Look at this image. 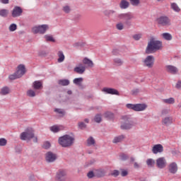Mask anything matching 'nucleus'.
Masks as SVG:
<instances>
[{
    "mask_svg": "<svg viewBox=\"0 0 181 181\" xmlns=\"http://www.w3.org/2000/svg\"><path fill=\"white\" fill-rule=\"evenodd\" d=\"M74 141H76V139L70 136V134H64V136L59 137L58 144L62 148H70V146H73L74 144Z\"/></svg>",
    "mask_w": 181,
    "mask_h": 181,
    "instance_id": "f257e3e1",
    "label": "nucleus"
},
{
    "mask_svg": "<svg viewBox=\"0 0 181 181\" xmlns=\"http://www.w3.org/2000/svg\"><path fill=\"white\" fill-rule=\"evenodd\" d=\"M134 120H132V118L128 115H124L122 117V121H121V129L123 130H129L132 129L134 128Z\"/></svg>",
    "mask_w": 181,
    "mask_h": 181,
    "instance_id": "f03ea898",
    "label": "nucleus"
},
{
    "mask_svg": "<svg viewBox=\"0 0 181 181\" xmlns=\"http://www.w3.org/2000/svg\"><path fill=\"white\" fill-rule=\"evenodd\" d=\"M26 74V68L25 67V65L20 64L18 66V69L16 72H14L13 74L9 75L8 78L11 81H13V80H18V78H21L23 76H24Z\"/></svg>",
    "mask_w": 181,
    "mask_h": 181,
    "instance_id": "7ed1b4c3",
    "label": "nucleus"
},
{
    "mask_svg": "<svg viewBox=\"0 0 181 181\" xmlns=\"http://www.w3.org/2000/svg\"><path fill=\"white\" fill-rule=\"evenodd\" d=\"M156 50H159V40H155L154 38H151L146 48V54H152Z\"/></svg>",
    "mask_w": 181,
    "mask_h": 181,
    "instance_id": "20e7f679",
    "label": "nucleus"
},
{
    "mask_svg": "<svg viewBox=\"0 0 181 181\" xmlns=\"http://www.w3.org/2000/svg\"><path fill=\"white\" fill-rule=\"evenodd\" d=\"M117 18L122 21H124V25L129 28L132 25V22L131 21L134 19V15L131 12L120 13L118 15Z\"/></svg>",
    "mask_w": 181,
    "mask_h": 181,
    "instance_id": "39448f33",
    "label": "nucleus"
},
{
    "mask_svg": "<svg viewBox=\"0 0 181 181\" xmlns=\"http://www.w3.org/2000/svg\"><path fill=\"white\" fill-rule=\"evenodd\" d=\"M35 138V132L33 128H27L25 132L20 135L21 141H30Z\"/></svg>",
    "mask_w": 181,
    "mask_h": 181,
    "instance_id": "423d86ee",
    "label": "nucleus"
},
{
    "mask_svg": "<svg viewBox=\"0 0 181 181\" xmlns=\"http://www.w3.org/2000/svg\"><path fill=\"white\" fill-rule=\"evenodd\" d=\"M127 108L129 110H133V111H145L146 108L148 107V105L145 103H137V104H132L128 103L126 105Z\"/></svg>",
    "mask_w": 181,
    "mask_h": 181,
    "instance_id": "0eeeda50",
    "label": "nucleus"
},
{
    "mask_svg": "<svg viewBox=\"0 0 181 181\" xmlns=\"http://www.w3.org/2000/svg\"><path fill=\"white\" fill-rule=\"evenodd\" d=\"M49 29V25L44 24L38 26L33 27L32 31L35 35L40 33V35H45L46 31Z\"/></svg>",
    "mask_w": 181,
    "mask_h": 181,
    "instance_id": "6e6552de",
    "label": "nucleus"
},
{
    "mask_svg": "<svg viewBox=\"0 0 181 181\" xmlns=\"http://www.w3.org/2000/svg\"><path fill=\"white\" fill-rule=\"evenodd\" d=\"M154 62H155V58H153V56L148 55L143 61L144 66V67H148V69H152V67H153Z\"/></svg>",
    "mask_w": 181,
    "mask_h": 181,
    "instance_id": "1a4fd4ad",
    "label": "nucleus"
},
{
    "mask_svg": "<svg viewBox=\"0 0 181 181\" xmlns=\"http://www.w3.org/2000/svg\"><path fill=\"white\" fill-rule=\"evenodd\" d=\"M57 159V155L52 151H48L45 155V160L47 163H53Z\"/></svg>",
    "mask_w": 181,
    "mask_h": 181,
    "instance_id": "9d476101",
    "label": "nucleus"
},
{
    "mask_svg": "<svg viewBox=\"0 0 181 181\" xmlns=\"http://www.w3.org/2000/svg\"><path fill=\"white\" fill-rule=\"evenodd\" d=\"M22 13H23V10L19 6H16L12 10L11 16L13 18H19V16H22Z\"/></svg>",
    "mask_w": 181,
    "mask_h": 181,
    "instance_id": "9b49d317",
    "label": "nucleus"
},
{
    "mask_svg": "<svg viewBox=\"0 0 181 181\" xmlns=\"http://www.w3.org/2000/svg\"><path fill=\"white\" fill-rule=\"evenodd\" d=\"M67 173L64 170H59L56 174V180L57 181H64L66 180V176Z\"/></svg>",
    "mask_w": 181,
    "mask_h": 181,
    "instance_id": "f8f14e48",
    "label": "nucleus"
},
{
    "mask_svg": "<svg viewBox=\"0 0 181 181\" xmlns=\"http://www.w3.org/2000/svg\"><path fill=\"white\" fill-rule=\"evenodd\" d=\"M159 25L162 26H170V19L168 16H160L159 18Z\"/></svg>",
    "mask_w": 181,
    "mask_h": 181,
    "instance_id": "ddd939ff",
    "label": "nucleus"
},
{
    "mask_svg": "<svg viewBox=\"0 0 181 181\" xmlns=\"http://www.w3.org/2000/svg\"><path fill=\"white\" fill-rule=\"evenodd\" d=\"M103 91L106 94H111L112 95H119V92L112 88H103Z\"/></svg>",
    "mask_w": 181,
    "mask_h": 181,
    "instance_id": "4468645a",
    "label": "nucleus"
},
{
    "mask_svg": "<svg viewBox=\"0 0 181 181\" xmlns=\"http://www.w3.org/2000/svg\"><path fill=\"white\" fill-rule=\"evenodd\" d=\"M172 122H173V118L172 117H166L161 121L162 124L165 127H169V125L172 124Z\"/></svg>",
    "mask_w": 181,
    "mask_h": 181,
    "instance_id": "2eb2a0df",
    "label": "nucleus"
},
{
    "mask_svg": "<svg viewBox=\"0 0 181 181\" xmlns=\"http://www.w3.org/2000/svg\"><path fill=\"white\" fill-rule=\"evenodd\" d=\"M104 117L107 121H114L115 119V115L110 111L105 112Z\"/></svg>",
    "mask_w": 181,
    "mask_h": 181,
    "instance_id": "dca6fc26",
    "label": "nucleus"
},
{
    "mask_svg": "<svg viewBox=\"0 0 181 181\" xmlns=\"http://www.w3.org/2000/svg\"><path fill=\"white\" fill-rule=\"evenodd\" d=\"M166 67L168 72L170 73V74H177L179 72V69L176 66L168 65Z\"/></svg>",
    "mask_w": 181,
    "mask_h": 181,
    "instance_id": "f3484780",
    "label": "nucleus"
},
{
    "mask_svg": "<svg viewBox=\"0 0 181 181\" xmlns=\"http://www.w3.org/2000/svg\"><path fill=\"white\" fill-rule=\"evenodd\" d=\"M166 166H168L166 158H165V157L159 158V169H165Z\"/></svg>",
    "mask_w": 181,
    "mask_h": 181,
    "instance_id": "a211bd4d",
    "label": "nucleus"
},
{
    "mask_svg": "<svg viewBox=\"0 0 181 181\" xmlns=\"http://www.w3.org/2000/svg\"><path fill=\"white\" fill-rule=\"evenodd\" d=\"M169 172L173 175L177 172V164H176V163H171L169 165Z\"/></svg>",
    "mask_w": 181,
    "mask_h": 181,
    "instance_id": "6ab92c4d",
    "label": "nucleus"
},
{
    "mask_svg": "<svg viewBox=\"0 0 181 181\" xmlns=\"http://www.w3.org/2000/svg\"><path fill=\"white\" fill-rule=\"evenodd\" d=\"M95 175L96 177H104L105 176V170L101 168L95 170Z\"/></svg>",
    "mask_w": 181,
    "mask_h": 181,
    "instance_id": "aec40b11",
    "label": "nucleus"
},
{
    "mask_svg": "<svg viewBox=\"0 0 181 181\" xmlns=\"http://www.w3.org/2000/svg\"><path fill=\"white\" fill-rule=\"evenodd\" d=\"M119 8L120 9H128V8H129V2L127 0H121Z\"/></svg>",
    "mask_w": 181,
    "mask_h": 181,
    "instance_id": "412c9836",
    "label": "nucleus"
},
{
    "mask_svg": "<svg viewBox=\"0 0 181 181\" xmlns=\"http://www.w3.org/2000/svg\"><path fill=\"white\" fill-rule=\"evenodd\" d=\"M33 87L34 90H40L43 87V84L40 81H35L33 83Z\"/></svg>",
    "mask_w": 181,
    "mask_h": 181,
    "instance_id": "4be33fe9",
    "label": "nucleus"
},
{
    "mask_svg": "<svg viewBox=\"0 0 181 181\" xmlns=\"http://www.w3.org/2000/svg\"><path fill=\"white\" fill-rule=\"evenodd\" d=\"M74 71H75V73H77V74H83L84 71H86V66H76L74 69Z\"/></svg>",
    "mask_w": 181,
    "mask_h": 181,
    "instance_id": "5701e85b",
    "label": "nucleus"
},
{
    "mask_svg": "<svg viewBox=\"0 0 181 181\" xmlns=\"http://www.w3.org/2000/svg\"><path fill=\"white\" fill-rule=\"evenodd\" d=\"M125 139V136L124 134L115 136L112 141L113 144H118L122 142Z\"/></svg>",
    "mask_w": 181,
    "mask_h": 181,
    "instance_id": "b1692460",
    "label": "nucleus"
},
{
    "mask_svg": "<svg viewBox=\"0 0 181 181\" xmlns=\"http://www.w3.org/2000/svg\"><path fill=\"white\" fill-rule=\"evenodd\" d=\"M83 63L84 64H87L88 67H93L94 66V63H93V61H91L88 58H84L83 60Z\"/></svg>",
    "mask_w": 181,
    "mask_h": 181,
    "instance_id": "393cba45",
    "label": "nucleus"
},
{
    "mask_svg": "<svg viewBox=\"0 0 181 181\" xmlns=\"http://www.w3.org/2000/svg\"><path fill=\"white\" fill-rule=\"evenodd\" d=\"M58 84L59 86H69L70 84V81L69 79H60L58 81Z\"/></svg>",
    "mask_w": 181,
    "mask_h": 181,
    "instance_id": "a878e982",
    "label": "nucleus"
},
{
    "mask_svg": "<svg viewBox=\"0 0 181 181\" xmlns=\"http://www.w3.org/2000/svg\"><path fill=\"white\" fill-rule=\"evenodd\" d=\"M161 36L163 37V39H164L165 40H172L173 37L172 35H170V33H164L163 34H161Z\"/></svg>",
    "mask_w": 181,
    "mask_h": 181,
    "instance_id": "bb28decb",
    "label": "nucleus"
},
{
    "mask_svg": "<svg viewBox=\"0 0 181 181\" xmlns=\"http://www.w3.org/2000/svg\"><path fill=\"white\" fill-rule=\"evenodd\" d=\"M1 95H6L9 94V88L8 86H4L1 88L0 91Z\"/></svg>",
    "mask_w": 181,
    "mask_h": 181,
    "instance_id": "cd10ccee",
    "label": "nucleus"
},
{
    "mask_svg": "<svg viewBox=\"0 0 181 181\" xmlns=\"http://www.w3.org/2000/svg\"><path fill=\"white\" fill-rule=\"evenodd\" d=\"M58 63H62L64 62V54L63 53V51H59L58 52Z\"/></svg>",
    "mask_w": 181,
    "mask_h": 181,
    "instance_id": "c85d7f7f",
    "label": "nucleus"
},
{
    "mask_svg": "<svg viewBox=\"0 0 181 181\" xmlns=\"http://www.w3.org/2000/svg\"><path fill=\"white\" fill-rule=\"evenodd\" d=\"M155 160L152 158H148L146 160V165L148 166V168H153L155 166Z\"/></svg>",
    "mask_w": 181,
    "mask_h": 181,
    "instance_id": "c756f323",
    "label": "nucleus"
},
{
    "mask_svg": "<svg viewBox=\"0 0 181 181\" xmlns=\"http://www.w3.org/2000/svg\"><path fill=\"white\" fill-rule=\"evenodd\" d=\"M92 145H95V140L93 136H90L87 139V146H91Z\"/></svg>",
    "mask_w": 181,
    "mask_h": 181,
    "instance_id": "7c9ffc66",
    "label": "nucleus"
},
{
    "mask_svg": "<svg viewBox=\"0 0 181 181\" xmlns=\"http://www.w3.org/2000/svg\"><path fill=\"white\" fill-rule=\"evenodd\" d=\"M8 13H9V10L8 9L3 8L0 10V16H2V18H6Z\"/></svg>",
    "mask_w": 181,
    "mask_h": 181,
    "instance_id": "2f4dec72",
    "label": "nucleus"
},
{
    "mask_svg": "<svg viewBox=\"0 0 181 181\" xmlns=\"http://www.w3.org/2000/svg\"><path fill=\"white\" fill-rule=\"evenodd\" d=\"M83 78H76L73 80L74 84L76 86H81V83H83Z\"/></svg>",
    "mask_w": 181,
    "mask_h": 181,
    "instance_id": "473e14b6",
    "label": "nucleus"
},
{
    "mask_svg": "<svg viewBox=\"0 0 181 181\" xmlns=\"http://www.w3.org/2000/svg\"><path fill=\"white\" fill-rule=\"evenodd\" d=\"M113 62L116 66H122V64H124V61L119 58L114 59Z\"/></svg>",
    "mask_w": 181,
    "mask_h": 181,
    "instance_id": "72a5a7b5",
    "label": "nucleus"
},
{
    "mask_svg": "<svg viewBox=\"0 0 181 181\" xmlns=\"http://www.w3.org/2000/svg\"><path fill=\"white\" fill-rule=\"evenodd\" d=\"M95 122H97V124H100L101 121H103V117H101V114H97L95 115L94 117Z\"/></svg>",
    "mask_w": 181,
    "mask_h": 181,
    "instance_id": "f704fd0d",
    "label": "nucleus"
},
{
    "mask_svg": "<svg viewBox=\"0 0 181 181\" xmlns=\"http://www.w3.org/2000/svg\"><path fill=\"white\" fill-rule=\"evenodd\" d=\"M163 103H165V104H173L175 103V98H169L168 99H163Z\"/></svg>",
    "mask_w": 181,
    "mask_h": 181,
    "instance_id": "c9c22d12",
    "label": "nucleus"
},
{
    "mask_svg": "<svg viewBox=\"0 0 181 181\" xmlns=\"http://www.w3.org/2000/svg\"><path fill=\"white\" fill-rule=\"evenodd\" d=\"M45 39L47 40V42H52V43H54L56 42V40L53 38L52 35H45Z\"/></svg>",
    "mask_w": 181,
    "mask_h": 181,
    "instance_id": "e433bc0d",
    "label": "nucleus"
},
{
    "mask_svg": "<svg viewBox=\"0 0 181 181\" xmlns=\"http://www.w3.org/2000/svg\"><path fill=\"white\" fill-rule=\"evenodd\" d=\"M74 47H84L86 46V42H75L73 45Z\"/></svg>",
    "mask_w": 181,
    "mask_h": 181,
    "instance_id": "4c0bfd02",
    "label": "nucleus"
},
{
    "mask_svg": "<svg viewBox=\"0 0 181 181\" xmlns=\"http://www.w3.org/2000/svg\"><path fill=\"white\" fill-rule=\"evenodd\" d=\"M114 13H115V11L114 10H106L104 11L105 16H112Z\"/></svg>",
    "mask_w": 181,
    "mask_h": 181,
    "instance_id": "58836bf2",
    "label": "nucleus"
},
{
    "mask_svg": "<svg viewBox=\"0 0 181 181\" xmlns=\"http://www.w3.org/2000/svg\"><path fill=\"white\" fill-rule=\"evenodd\" d=\"M171 8L175 12H180V8H179V6H177V4H176V3H173L171 4Z\"/></svg>",
    "mask_w": 181,
    "mask_h": 181,
    "instance_id": "ea45409f",
    "label": "nucleus"
},
{
    "mask_svg": "<svg viewBox=\"0 0 181 181\" xmlns=\"http://www.w3.org/2000/svg\"><path fill=\"white\" fill-rule=\"evenodd\" d=\"M78 128H79V129H86L87 124H84V122H79L78 123Z\"/></svg>",
    "mask_w": 181,
    "mask_h": 181,
    "instance_id": "a19ab883",
    "label": "nucleus"
},
{
    "mask_svg": "<svg viewBox=\"0 0 181 181\" xmlns=\"http://www.w3.org/2000/svg\"><path fill=\"white\" fill-rule=\"evenodd\" d=\"M16 29H18V25L16 23H12L8 28L10 32H15Z\"/></svg>",
    "mask_w": 181,
    "mask_h": 181,
    "instance_id": "79ce46f5",
    "label": "nucleus"
},
{
    "mask_svg": "<svg viewBox=\"0 0 181 181\" xmlns=\"http://www.w3.org/2000/svg\"><path fill=\"white\" fill-rule=\"evenodd\" d=\"M54 112H57L58 114L61 115V117H64L66 112L62 109L56 108L54 109Z\"/></svg>",
    "mask_w": 181,
    "mask_h": 181,
    "instance_id": "37998d69",
    "label": "nucleus"
},
{
    "mask_svg": "<svg viewBox=\"0 0 181 181\" xmlns=\"http://www.w3.org/2000/svg\"><path fill=\"white\" fill-rule=\"evenodd\" d=\"M152 152L154 154L159 153V144H156L153 147Z\"/></svg>",
    "mask_w": 181,
    "mask_h": 181,
    "instance_id": "c03bdc74",
    "label": "nucleus"
},
{
    "mask_svg": "<svg viewBox=\"0 0 181 181\" xmlns=\"http://www.w3.org/2000/svg\"><path fill=\"white\" fill-rule=\"evenodd\" d=\"M49 129L50 131H52V132H54V133L59 132V131H60V128H59V127L56 125L51 127Z\"/></svg>",
    "mask_w": 181,
    "mask_h": 181,
    "instance_id": "a18cd8bd",
    "label": "nucleus"
},
{
    "mask_svg": "<svg viewBox=\"0 0 181 181\" xmlns=\"http://www.w3.org/2000/svg\"><path fill=\"white\" fill-rule=\"evenodd\" d=\"M110 176H113L114 177H118L119 176V170H114L111 173Z\"/></svg>",
    "mask_w": 181,
    "mask_h": 181,
    "instance_id": "49530a36",
    "label": "nucleus"
},
{
    "mask_svg": "<svg viewBox=\"0 0 181 181\" xmlns=\"http://www.w3.org/2000/svg\"><path fill=\"white\" fill-rule=\"evenodd\" d=\"M27 95L28 97H35L36 93L33 90H29L27 91Z\"/></svg>",
    "mask_w": 181,
    "mask_h": 181,
    "instance_id": "de8ad7c7",
    "label": "nucleus"
},
{
    "mask_svg": "<svg viewBox=\"0 0 181 181\" xmlns=\"http://www.w3.org/2000/svg\"><path fill=\"white\" fill-rule=\"evenodd\" d=\"M62 11H64L65 13H70L71 8H70V6H64L62 8Z\"/></svg>",
    "mask_w": 181,
    "mask_h": 181,
    "instance_id": "09e8293b",
    "label": "nucleus"
},
{
    "mask_svg": "<svg viewBox=\"0 0 181 181\" xmlns=\"http://www.w3.org/2000/svg\"><path fill=\"white\" fill-rule=\"evenodd\" d=\"M50 146H52V145L50 144V142H49V141H45L42 145L43 149H49L50 148Z\"/></svg>",
    "mask_w": 181,
    "mask_h": 181,
    "instance_id": "8fccbe9b",
    "label": "nucleus"
},
{
    "mask_svg": "<svg viewBox=\"0 0 181 181\" xmlns=\"http://www.w3.org/2000/svg\"><path fill=\"white\" fill-rule=\"evenodd\" d=\"M6 144H8V141L6 139H0V146H6Z\"/></svg>",
    "mask_w": 181,
    "mask_h": 181,
    "instance_id": "3c124183",
    "label": "nucleus"
},
{
    "mask_svg": "<svg viewBox=\"0 0 181 181\" xmlns=\"http://www.w3.org/2000/svg\"><path fill=\"white\" fill-rule=\"evenodd\" d=\"M87 176H88V179H93V177H95V173H94L93 171H89L87 173Z\"/></svg>",
    "mask_w": 181,
    "mask_h": 181,
    "instance_id": "603ef678",
    "label": "nucleus"
},
{
    "mask_svg": "<svg viewBox=\"0 0 181 181\" xmlns=\"http://www.w3.org/2000/svg\"><path fill=\"white\" fill-rule=\"evenodd\" d=\"M121 176H122V177H125V176H128V170H125V169H121Z\"/></svg>",
    "mask_w": 181,
    "mask_h": 181,
    "instance_id": "864d4df0",
    "label": "nucleus"
},
{
    "mask_svg": "<svg viewBox=\"0 0 181 181\" xmlns=\"http://www.w3.org/2000/svg\"><path fill=\"white\" fill-rule=\"evenodd\" d=\"M133 6H138L139 5V0H129Z\"/></svg>",
    "mask_w": 181,
    "mask_h": 181,
    "instance_id": "5fc2aeb1",
    "label": "nucleus"
},
{
    "mask_svg": "<svg viewBox=\"0 0 181 181\" xmlns=\"http://www.w3.org/2000/svg\"><path fill=\"white\" fill-rule=\"evenodd\" d=\"M116 28L118 30H122V29H124V24L122 23H119L116 25Z\"/></svg>",
    "mask_w": 181,
    "mask_h": 181,
    "instance_id": "6e6d98bb",
    "label": "nucleus"
},
{
    "mask_svg": "<svg viewBox=\"0 0 181 181\" xmlns=\"http://www.w3.org/2000/svg\"><path fill=\"white\" fill-rule=\"evenodd\" d=\"M121 160H127L128 159V156L125 153H122L119 156Z\"/></svg>",
    "mask_w": 181,
    "mask_h": 181,
    "instance_id": "4d7b16f0",
    "label": "nucleus"
},
{
    "mask_svg": "<svg viewBox=\"0 0 181 181\" xmlns=\"http://www.w3.org/2000/svg\"><path fill=\"white\" fill-rule=\"evenodd\" d=\"M141 37H142L141 34H135L134 35H133V39H134V40H139Z\"/></svg>",
    "mask_w": 181,
    "mask_h": 181,
    "instance_id": "13d9d810",
    "label": "nucleus"
},
{
    "mask_svg": "<svg viewBox=\"0 0 181 181\" xmlns=\"http://www.w3.org/2000/svg\"><path fill=\"white\" fill-rule=\"evenodd\" d=\"M139 93V89L136 88V89H133L132 90V95H138V93Z\"/></svg>",
    "mask_w": 181,
    "mask_h": 181,
    "instance_id": "bf43d9fd",
    "label": "nucleus"
},
{
    "mask_svg": "<svg viewBox=\"0 0 181 181\" xmlns=\"http://www.w3.org/2000/svg\"><path fill=\"white\" fill-rule=\"evenodd\" d=\"M167 114H169V110L168 109H163L161 111V115H167Z\"/></svg>",
    "mask_w": 181,
    "mask_h": 181,
    "instance_id": "052dcab7",
    "label": "nucleus"
},
{
    "mask_svg": "<svg viewBox=\"0 0 181 181\" xmlns=\"http://www.w3.org/2000/svg\"><path fill=\"white\" fill-rule=\"evenodd\" d=\"M112 53L113 56H118V54H119V50L113 49Z\"/></svg>",
    "mask_w": 181,
    "mask_h": 181,
    "instance_id": "680f3d73",
    "label": "nucleus"
},
{
    "mask_svg": "<svg viewBox=\"0 0 181 181\" xmlns=\"http://www.w3.org/2000/svg\"><path fill=\"white\" fill-rule=\"evenodd\" d=\"M175 88H177V90H180V88H181V81H177V83L175 85Z\"/></svg>",
    "mask_w": 181,
    "mask_h": 181,
    "instance_id": "e2e57ef3",
    "label": "nucleus"
},
{
    "mask_svg": "<svg viewBox=\"0 0 181 181\" xmlns=\"http://www.w3.org/2000/svg\"><path fill=\"white\" fill-rule=\"evenodd\" d=\"M15 151L16 153H21L22 150L19 147H16Z\"/></svg>",
    "mask_w": 181,
    "mask_h": 181,
    "instance_id": "0e129e2a",
    "label": "nucleus"
},
{
    "mask_svg": "<svg viewBox=\"0 0 181 181\" xmlns=\"http://www.w3.org/2000/svg\"><path fill=\"white\" fill-rule=\"evenodd\" d=\"M1 4H4V5H6L9 4V0H0Z\"/></svg>",
    "mask_w": 181,
    "mask_h": 181,
    "instance_id": "69168bd1",
    "label": "nucleus"
},
{
    "mask_svg": "<svg viewBox=\"0 0 181 181\" xmlns=\"http://www.w3.org/2000/svg\"><path fill=\"white\" fill-rule=\"evenodd\" d=\"M134 169H139L141 166L139 165V164H138V163L135 162L134 164Z\"/></svg>",
    "mask_w": 181,
    "mask_h": 181,
    "instance_id": "338daca9",
    "label": "nucleus"
},
{
    "mask_svg": "<svg viewBox=\"0 0 181 181\" xmlns=\"http://www.w3.org/2000/svg\"><path fill=\"white\" fill-rule=\"evenodd\" d=\"M162 152H163V146L159 144V153H162Z\"/></svg>",
    "mask_w": 181,
    "mask_h": 181,
    "instance_id": "774afa93",
    "label": "nucleus"
}]
</instances>
